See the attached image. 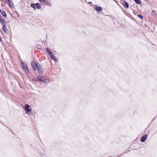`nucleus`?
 Returning a JSON list of instances; mask_svg holds the SVG:
<instances>
[{"instance_id":"f257e3e1","label":"nucleus","mask_w":157,"mask_h":157,"mask_svg":"<svg viewBox=\"0 0 157 157\" xmlns=\"http://www.w3.org/2000/svg\"><path fill=\"white\" fill-rule=\"evenodd\" d=\"M31 65L33 69L35 71L37 70L36 67H37L38 71L39 73L41 74L43 71V69L42 66L38 63H35L32 62L31 63Z\"/></svg>"},{"instance_id":"f03ea898","label":"nucleus","mask_w":157,"mask_h":157,"mask_svg":"<svg viewBox=\"0 0 157 157\" xmlns=\"http://www.w3.org/2000/svg\"><path fill=\"white\" fill-rule=\"evenodd\" d=\"M30 7L33 9L34 10H36L37 9H40L41 7V5L40 3H37L36 4L32 3L30 5Z\"/></svg>"},{"instance_id":"7ed1b4c3","label":"nucleus","mask_w":157,"mask_h":157,"mask_svg":"<svg viewBox=\"0 0 157 157\" xmlns=\"http://www.w3.org/2000/svg\"><path fill=\"white\" fill-rule=\"evenodd\" d=\"M40 82H45L47 83L50 82V81L49 79L46 78L44 76H40Z\"/></svg>"},{"instance_id":"20e7f679","label":"nucleus","mask_w":157,"mask_h":157,"mask_svg":"<svg viewBox=\"0 0 157 157\" xmlns=\"http://www.w3.org/2000/svg\"><path fill=\"white\" fill-rule=\"evenodd\" d=\"M21 65L23 69L26 73H29V70L28 68V67L26 64L23 62H21Z\"/></svg>"},{"instance_id":"39448f33","label":"nucleus","mask_w":157,"mask_h":157,"mask_svg":"<svg viewBox=\"0 0 157 157\" xmlns=\"http://www.w3.org/2000/svg\"><path fill=\"white\" fill-rule=\"evenodd\" d=\"M6 2L7 3L10 7L11 8H13V5L12 2L11 0H7V1H6Z\"/></svg>"},{"instance_id":"423d86ee","label":"nucleus","mask_w":157,"mask_h":157,"mask_svg":"<svg viewBox=\"0 0 157 157\" xmlns=\"http://www.w3.org/2000/svg\"><path fill=\"white\" fill-rule=\"evenodd\" d=\"M147 134H145L144 136H143L140 139V141L141 142L143 143L147 139Z\"/></svg>"},{"instance_id":"0eeeda50","label":"nucleus","mask_w":157,"mask_h":157,"mask_svg":"<svg viewBox=\"0 0 157 157\" xmlns=\"http://www.w3.org/2000/svg\"><path fill=\"white\" fill-rule=\"evenodd\" d=\"M50 56L51 59L54 61L55 62H57V60L56 59V58L55 57V56L54 55L53 53H52L51 54H50Z\"/></svg>"},{"instance_id":"6e6552de","label":"nucleus","mask_w":157,"mask_h":157,"mask_svg":"<svg viewBox=\"0 0 157 157\" xmlns=\"http://www.w3.org/2000/svg\"><path fill=\"white\" fill-rule=\"evenodd\" d=\"M29 107L30 106L28 104L26 105L25 107V110L28 112L31 111V109H29Z\"/></svg>"},{"instance_id":"1a4fd4ad","label":"nucleus","mask_w":157,"mask_h":157,"mask_svg":"<svg viewBox=\"0 0 157 157\" xmlns=\"http://www.w3.org/2000/svg\"><path fill=\"white\" fill-rule=\"evenodd\" d=\"M94 9L97 11H101L102 10V9L101 7L95 6Z\"/></svg>"},{"instance_id":"9d476101","label":"nucleus","mask_w":157,"mask_h":157,"mask_svg":"<svg viewBox=\"0 0 157 157\" xmlns=\"http://www.w3.org/2000/svg\"><path fill=\"white\" fill-rule=\"evenodd\" d=\"M2 30L6 33L7 34V30L5 24L3 25Z\"/></svg>"},{"instance_id":"9b49d317","label":"nucleus","mask_w":157,"mask_h":157,"mask_svg":"<svg viewBox=\"0 0 157 157\" xmlns=\"http://www.w3.org/2000/svg\"><path fill=\"white\" fill-rule=\"evenodd\" d=\"M43 5H44L46 3V0H38Z\"/></svg>"},{"instance_id":"f8f14e48","label":"nucleus","mask_w":157,"mask_h":157,"mask_svg":"<svg viewBox=\"0 0 157 157\" xmlns=\"http://www.w3.org/2000/svg\"><path fill=\"white\" fill-rule=\"evenodd\" d=\"M0 23L3 24V25H5L6 23L5 20L4 19L2 18L1 17H0Z\"/></svg>"},{"instance_id":"ddd939ff","label":"nucleus","mask_w":157,"mask_h":157,"mask_svg":"<svg viewBox=\"0 0 157 157\" xmlns=\"http://www.w3.org/2000/svg\"><path fill=\"white\" fill-rule=\"evenodd\" d=\"M124 7H126L127 8H128L129 7V5H128V2L125 1H124Z\"/></svg>"},{"instance_id":"4468645a","label":"nucleus","mask_w":157,"mask_h":157,"mask_svg":"<svg viewBox=\"0 0 157 157\" xmlns=\"http://www.w3.org/2000/svg\"><path fill=\"white\" fill-rule=\"evenodd\" d=\"M46 51L48 52L49 55L52 53V52L50 51V50L48 48H46Z\"/></svg>"},{"instance_id":"2eb2a0df","label":"nucleus","mask_w":157,"mask_h":157,"mask_svg":"<svg viewBox=\"0 0 157 157\" xmlns=\"http://www.w3.org/2000/svg\"><path fill=\"white\" fill-rule=\"evenodd\" d=\"M134 1L136 4H140L141 3V1L140 0H134Z\"/></svg>"},{"instance_id":"dca6fc26","label":"nucleus","mask_w":157,"mask_h":157,"mask_svg":"<svg viewBox=\"0 0 157 157\" xmlns=\"http://www.w3.org/2000/svg\"><path fill=\"white\" fill-rule=\"evenodd\" d=\"M36 48L38 49L39 50H41L42 48V46L38 44L36 45Z\"/></svg>"},{"instance_id":"f3484780","label":"nucleus","mask_w":157,"mask_h":157,"mask_svg":"<svg viewBox=\"0 0 157 157\" xmlns=\"http://www.w3.org/2000/svg\"><path fill=\"white\" fill-rule=\"evenodd\" d=\"M2 15L4 17H5L6 16V13L4 12H2Z\"/></svg>"},{"instance_id":"a211bd4d","label":"nucleus","mask_w":157,"mask_h":157,"mask_svg":"<svg viewBox=\"0 0 157 157\" xmlns=\"http://www.w3.org/2000/svg\"><path fill=\"white\" fill-rule=\"evenodd\" d=\"M35 80L36 81L40 82V77L39 76L38 77L36 78L35 79Z\"/></svg>"},{"instance_id":"6ab92c4d","label":"nucleus","mask_w":157,"mask_h":157,"mask_svg":"<svg viewBox=\"0 0 157 157\" xmlns=\"http://www.w3.org/2000/svg\"><path fill=\"white\" fill-rule=\"evenodd\" d=\"M138 17H139L140 18H141V19H143V16L140 15V14H139L138 15Z\"/></svg>"},{"instance_id":"aec40b11","label":"nucleus","mask_w":157,"mask_h":157,"mask_svg":"<svg viewBox=\"0 0 157 157\" xmlns=\"http://www.w3.org/2000/svg\"><path fill=\"white\" fill-rule=\"evenodd\" d=\"M151 14L152 15L154 16L155 15V12L154 10H152L151 11Z\"/></svg>"},{"instance_id":"412c9836","label":"nucleus","mask_w":157,"mask_h":157,"mask_svg":"<svg viewBox=\"0 0 157 157\" xmlns=\"http://www.w3.org/2000/svg\"><path fill=\"white\" fill-rule=\"evenodd\" d=\"M0 41L1 42H2V38H1V37H0Z\"/></svg>"},{"instance_id":"4be33fe9","label":"nucleus","mask_w":157,"mask_h":157,"mask_svg":"<svg viewBox=\"0 0 157 157\" xmlns=\"http://www.w3.org/2000/svg\"><path fill=\"white\" fill-rule=\"evenodd\" d=\"M89 3H91V2H89Z\"/></svg>"},{"instance_id":"5701e85b","label":"nucleus","mask_w":157,"mask_h":157,"mask_svg":"<svg viewBox=\"0 0 157 157\" xmlns=\"http://www.w3.org/2000/svg\"><path fill=\"white\" fill-rule=\"evenodd\" d=\"M121 1H122L123 0H120Z\"/></svg>"}]
</instances>
